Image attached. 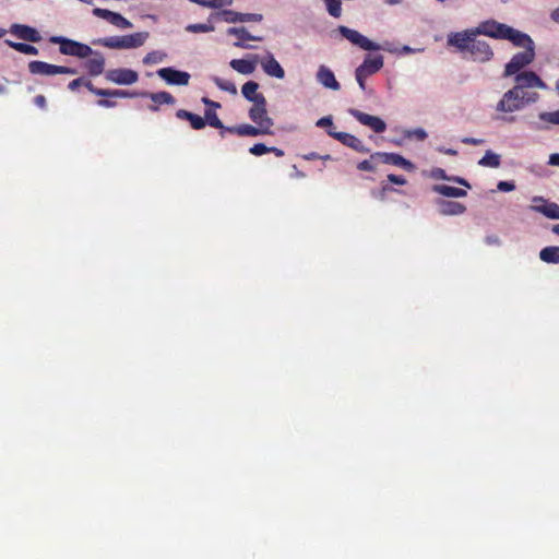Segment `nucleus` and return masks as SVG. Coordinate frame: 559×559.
Instances as JSON below:
<instances>
[{
	"label": "nucleus",
	"mask_w": 559,
	"mask_h": 559,
	"mask_svg": "<svg viewBox=\"0 0 559 559\" xmlns=\"http://www.w3.org/2000/svg\"><path fill=\"white\" fill-rule=\"evenodd\" d=\"M539 99L537 92L521 91V86H513L506 92L497 103L496 110L504 114H512L522 110L526 105L534 104Z\"/></svg>",
	"instance_id": "nucleus-1"
},
{
	"label": "nucleus",
	"mask_w": 559,
	"mask_h": 559,
	"mask_svg": "<svg viewBox=\"0 0 559 559\" xmlns=\"http://www.w3.org/2000/svg\"><path fill=\"white\" fill-rule=\"evenodd\" d=\"M148 33L139 32L122 36H110L97 38L92 41L93 45L103 46L110 49H132L144 45Z\"/></svg>",
	"instance_id": "nucleus-2"
},
{
	"label": "nucleus",
	"mask_w": 559,
	"mask_h": 559,
	"mask_svg": "<svg viewBox=\"0 0 559 559\" xmlns=\"http://www.w3.org/2000/svg\"><path fill=\"white\" fill-rule=\"evenodd\" d=\"M50 43L59 44L60 53L66 56L87 58L91 53H93V49L88 45L67 37L52 36L50 37Z\"/></svg>",
	"instance_id": "nucleus-3"
},
{
	"label": "nucleus",
	"mask_w": 559,
	"mask_h": 559,
	"mask_svg": "<svg viewBox=\"0 0 559 559\" xmlns=\"http://www.w3.org/2000/svg\"><path fill=\"white\" fill-rule=\"evenodd\" d=\"M131 96H127L126 98H135V97H147L152 100V104L147 106V109L152 112H156L159 110L162 105H175L176 98L166 91L150 93V92H130L127 91Z\"/></svg>",
	"instance_id": "nucleus-4"
},
{
	"label": "nucleus",
	"mask_w": 559,
	"mask_h": 559,
	"mask_svg": "<svg viewBox=\"0 0 559 559\" xmlns=\"http://www.w3.org/2000/svg\"><path fill=\"white\" fill-rule=\"evenodd\" d=\"M85 86L91 93L97 96L102 97H127L131 96L126 90H105V88H98L93 85V83L90 80H85L84 78H78L73 81H71L68 85L69 90L75 91L80 86Z\"/></svg>",
	"instance_id": "nucleus-5"
},
{
	"label": "nucleus",
	"mask_w": 559,
	"mask_h": 559,
	"mask_svg": "<svg viewBox=\"0 0 559 559\" xmlns=\"http://www.w3.org/2000/svg\"><path fill=\"white\" fill-rule=\"evenodd\" d=\"M535 59V47H527L526 50L515 53L506 64L504 75L516 74L520 70L528 66Z\"/></svg>",
	"instance_id": "nucleus-6"
},
{
	"label": "nucleus",
	"mask_w": 559,
	"mask_h": 559,
	"mask_svg": "<svg viewBox=\"0 0 559 559\" xmlns=\"http://www.w3.org/2000/svg\"><path fill=\"white\" fill-rule=\"evenodd\" d=\"M28 70L32 74L56 75V74H76V69L50 64L45 61L34 60L28 63Z\"/></svg>",
	"instance_id": "nucleus-7"
},
{
	"label": "nucleus",
	"mask_w": 559,
	"mask_h": 559,
	"mask_svg": "<svg viewBox=\"0 0 559 559\" xmlns=\"http://www.w3.org/2000/svg\"><path fill=\"white\" fill-rule=\"evenodd\" d=\"M249 118L260 128L265 129L267 134H273L274 121L267 115L266 100L262 102V105L260 103L253 104L249 109Z\"/></svg>",
	"instance_id": "nucleus-8"
},
{
	"label": "nucleus",
	"mask_w": 559,
	"mask_h": 559,
	"mask_svg": "<svg viewBox=\"0 0 559 559\" xmlns=\"http://www.w3.org/2000/svg\"><path fill=\"white\" fill-rule=\"evenodd\" d=\"M338 32L342 34L344 38L349 40L352 44L358 46L359 48L368 51L379 50L380 45L373 43L368 39L366 36L357 32L356 29H352L347 26L341 25L338 27Z\"/></svg>",
	"instance_id": "nucleus-9"
},
{
	"label": "nucleus",
	"mask_w": 559,
	"mask_h": 559,
	"mask_svg": "<svg viewBox=\"0 0 559 559\" xmlns=\"http://www.w3.org/2000/svg\"><path fill=\"white\" fill-rule=\"evenodd\" d=\"M105 79L119 85H131L138 82L139 74L131 69L118 68L106 71Z\"/></svg>",
	"instance_id": "nucleus-10"
},
{
	"label": "nucleus",
	"mask_w": 559,
	"mask_h": 559,
	"mask_svg": "<svg viewBox=\"0 0 559 559\" xmlns=\"http://www.w3.org/2000/svg\"><path fill=\"white\" fill-rule=\"evenodd\" d=\"M473 37H476L474 28L450 33L447 38V44L448 46L455 47L457 51L465 55L467 53Z\"/></svg>",
	"instance_id": "nucleus-11"
},
{
	"label": "nucleus",
	"mask_w": 559,
	"mask_h": 559,
	"mask_svg": "<svg viewBox=\"0 0 559 559\" xmlns=\"http://www.w3.org/2000/svg\"><path fill=\"white\" fill-rule=\"evenodd\" d=\"M467 52L474 61L478 62H487L493 56V51L489 44L485 40H478L476 37H473Z\"/></svg>",
	"instance_id": "nucleus-12"
},
{
	"label": "nucleus",
	"mask_w": 559,
	"mask_h": 559,
	"mask_svg": "<svg viewBox=\"0 0 559 559\" xmlns=\"http://www.w3.org/2000/svg\"><path fill=\"white\" fill-rule=\"evenodd\" d=\"M157 75L169 85L181 86L188 85L191 78L188 72L180 71L171 67L157 70Z\"/></svg>",
	"instance_id": "nucleus-13"
},
{
	"label": "nucleus",
	"mask_w": 559,
	"mask_h": 559,
	"mask_svg": "<svg viewBox=\"0 0 559 559\" xmlns=\"http://www.w3.org/2000/svg\"><path fill=\"white\" fill-rule=\"evenodd\" d=\"M349 114L362 126L369 127L376 133H383L386 130V123L380 117L362 112L358 109H349Z\"/></svg>",
	"instance_id": "nucleus-14"
},
{
	"label": "nucleus",
	"mask_w": 559,
	"mask_h": 559,
	"mask_svg": "<svg viewBox=\"0 0 559 559\" xmlns=\"http://www.w3.org/2000/svg\"><path fill=\"white\" fill-rule=\"evenodd\" d=\"M371 159H379L383 164L399 166L407 171H413L415 169V166L411 160L404 158L397 153L376 152L371 154Z\"/></svg>",
	"instance_id": "nucleus-15"
},
{
	"label": "nucleus",
	"mask_w": 559,
	"mask_h": 559,
	"mask_svg": "<svg viewBox=\"0 0 559 559\" xmlns=\"http://www.w3.org/2000/svg\"><path fill=\"white\" fill-rule=\"evenodd\" d=\"M328 134L333 139L340 141L343 145L350 147L358 153L370 152V150L362 143L360 139L350 133L328 130Z\"/></svg>",
	"instance_id": "nucleus-16"
},
{
	"label": "nucleus",
	"mask_w": 559,
	"mask_h": 559,
	"mask_svg": "<svg viewBox=\"0 0 559 559\" xmlns=\"http://www.w3.org/2000/svg\"><path fill=\"white\" fill-rule=\"evenodd\" d=\"M508 25L496 22V21H485L481 22L477 27L474 28V32L477 35H485L488 37H492L496 39H502L504 33L508 31Z\"/></svg>",
	"instance_id": "nucleus-17"
},
{
	"label": "nucleus",
	"mask_w": 559,
	"mask_h": 559,
	"mask_svg": "<svg viewBox=\"0 0 559 559\" xmlns=\"http://www.w3.org/2000/svg\"><path fill=\"white\" fill-rule=\"evenodd\" d=\"M93 14L99 19L107 21L108 23L118 28L127 29L132 27V23L117 12L107 9L95 8L93 10Z\"/></svg>",
	"instance_id": "nucleus-18"
},
{
	"label": "nucleus",
	"mask_w": 559,
	"mask_h": 559,
	"mask_svg": "<svg viewBox=\"0 0 559 559\" xmlns=\"http://www.w3.org/2000/svg\"><path fill=\"white\" fill-rule=\"evenodd\" d=\"M515 86H521V91L528 87H538L542 90H546V83L533 71H525L522 73H518L515 76Z\"/></svg>",
	"instance_id": "nucleus-19"
},
{
	"label": "nucleus",
	"mask_w": 559,
	"mask_h": 559,
	"mask_svg": "<svg viewBox=\"0 0 559 559\" xmlns=\"http://www.w3.org/2000/svg\"><path fill=\"white\" fill-rule=\"evenodd\" d=\"M10 32L12 35L26 41L38 43L41 40L39 32L36 28L28 25L13 24L11 26Z\"/></svg>",
	"instance_id": "nucleus-20"
},
{
	"label": "nucleus",
	"mask_w": 559,
	"mask_h": 559,
	"mask_svg": "<svg viewBox=\"0 0 559 559\" xmlns=\"http://www.w3.org/2000/svg\"><path fill=\"white\" fill-rule=\"evenodd\" d=\"M502 39L510 40L516 47H523L525 50L527 47H535L533 39L525 33H522L511 26L504 33Z\"/></svg>",
	"instance_id": "nucleus-21"
},
{
	"label": "nucleus",
	"mask_w": 559,
	"mask_h": 559,
	"mask_svg": "<svg viewBox=\"0 0 559 559\" xmlns=\"http://www.w3.org/2000/svg\"><path fill=\"white\" fill-rule=\"evenodd\" d=\"M92 58L87 59L84 67L90 75L98 76L104 73L105 70V58L99 51L93 50L90 55Z\"/></svg>",
	"instance_id": "nucleus-22"
},
{
	"label": "nucleus",
	"mask_w": 559,
	"mask_h": 559,
	"mask_svg": "<svg viewBox=\"0 0 559 559\" xmlns=\"http://www.w3.org/2000/svg\"><path fill=\"white\" fill-rule=\"evenodd\" d=\"M384 64L383 56H367L364 62L357 68L360 72H364L367 76H370L377 72H379Z\"/></svg>",
	"instance_id": "nucleus-23"
},
{
	"label": "nucleus",
	"mask_w": 559,
	"mask_h": 559,
	"mask_svg": "<svg viewBox=\"0 0 559 559\" xmlns=\"http://www.w3.org/2000/svg\"><path fill=\"white\" fill-rule=\"evenodd\" d=\"M317 80L320 84H322L324 87L338 91L341 88V85L338 81L336 80L333 71L329 69L325 66H320L319 70L317 72Z\"/></svg>",
	"instance_id": "nucleus-24"
},
{
	"label": "nucleus",
	"mask_w": 559,
	"mask_h": 559,
	"mask_svg": "<svg viewBox=\"0 0 559 559\" xmlns=\"http://www.w3.org/2000/svg\"><path fill=\"white\" fill-rule=\"evenodd\" d=\"M259 83L255 81H248L241 87L242 96L250 103L262 105V102L266 100L265 96L262 93L258 92Z\"/></svg>",
	"instance_id": "nucleus-25"
},
{
	"label": "nucleus",
	"mask_w": 559,
	"mask_h": 559,
	"mask_svg": "<svg viewBox=\"0 0 559 559\" xmlns=\"http://www.w3.org/2000/svg\"><path fill=\"white\" fill-rule=\"evenodd\" d=\"M261 66L267 75L276 79H284L285 71L272 53H269L267 57L262 60Z\"/></svg>",
	"instance_id": "nucleus-26"
},
{
	"label": "nucleus",
	"mask_w": 559,
	"mask_h": 559,
	"mask_svg": "<svg viewBox=\"0 0 559 559\" xmlns=\"http://www.w3.org/2000/svg\"><path fill=\"white\" fill-rule=\"evenodd\" d=\"M226 131L239 136H258L261 134H267L266 130L260 128L258 124L252 126L248 123L226 128Z\"/></svg>",
	"instance_id": "nucleus-27"
},
{
	"label": "nucleus",
	"mask_w": 559,
	"mask_h": 559,
	"mask_svg": "<svg viewBox=\"0 0 559 559\" xmlns=\"http://www.w3.org/2000/svg\"><path fill=\"white\" fill-rule=\"evenodd\" d=\"M227 33L229 35H234L238 38V41L235 43V46L236 47H240V48H251V46L249 45H245L242 41L243 40H262V37L260 36H253L251 35L246 27L241 26V27H230L228 28Z\"/></svg>",
	"instance_id": "nucleus-28"
},
{
	"label": "nucleus",
	"mask_w": 559,
	"mask_h": 559,
	"mask_svg": "<svg viewBox=\"0 0 559 559\" xmlns=\"http://www.w3.org/2000/svg\"><path fill=\"white\" fill-rule=\"evenodd\" d=\"M176 117L178 119L188 120L194 130H201L205 127V120L203 117L186 109H178Z\"/></svg>",
	"instance_id": "nucleus-29"
},
{
	"label": "nucleus",
	"mask_w": 559,
	"mask_h": 559,
	"mask_svg": "<svg viewBox=\"0 0 559 559\" xmlns=\"http://www.w3.org/2000/svg\"><path fill=\"white\" fill-rule=\"evenodd\" d=\"M440 213L442 215H461L465 213L466 206L456 201H440Z\"/></svg>",
	"instance_id": "nucleus-30"
},
{
	"label": "nucleus",
	"mask_w": 559,
	"mask_h": 559,
	"mask_svg": "<svg viewBox=\"0 0 559 559\" xmlns=\"http://www.w3.org/2000/svg\"><path fill=\"white\" fill-rule=\"evenodd\" d=\"M229 66L241 74H251L255 70V62L247 59H233Z\"/></svg>",
	"instance_id": "nucleus-31"
},
{
	"label": "nucleus",
	"mask_w": 559,
	"mask_h": 559,
	"mask_svg": "<svg viewBox=\"0 0 559 559\" xmlns=\"http://www.w3.org/2000/svg\"><path fill=\"white\" fill-rule=\"evenodd\" d=\"M433 191L449 198H463L467 194L464 189L447 185H436L433 186Z\"/></svg>",
	"instance_id": "nucleus-32"
},
{
	"label": "nucleus",
	"mask_w": 559,
	"mask_h": 559,
	"mask_svg": "<svg viewBox=\"0 0 559 559\" xmlns=\"http://www.w3.org/2000/svg\"><path fill=\"white\" fill-rule=\"evenodd\" d=\"M539 258L542 261L546 263H559V247L557 246H549L545 247L539 252Z\"/></svg>",
	"instance_id": "nucleus-33"
},
{
	"label": "nucleus",
	"mask_w": 559,
	"mask_h": 559,
	"mask_svg": "<svg viewBox=\"0 0 559 559\" xmlns=\"http://www.w3.org/2000/svg\"><path fill=\"white\" fill-rule=\"evenodd\" d=\"M204 120H205V124L207 123L209 126H211L213 128L219 129L222 136H224V134L227 132L226 131L227 127L223 124V122L216 115L215 110L206 109L205 114H204Z\"/></svg>",
	"instance_id": "nucleus-34"
},
{
	"label": "nucleus",
	"mask_w": 559,
	"mask_h": 559,
	"mask_svg": "<svg viewBox=\"0 0 559 559\" xmlns=\"http://www.w3.org/2000/svg\"><path fill=\"white\" fill-rule=\"evenodd\" d=\"M212 19L222 20L226 23H237L241 22V13L235 12L233 10H222L219 12L211 14L210 21Z\"/></svg>",
	"instance_id": "nucleus-35"
},
{
	"label": "nucleus",
	"mask_w": 559,
	"mask_h": 559,
	"mask_svg": "<svg viewBox=\"0 0 559 559\" xmlns=\"http://www.w3.org/2000/svg\"><path fill=\"white\" fill-rule=\"evenodd\" d=\"M501 164L500 155L492 151H487L485 155L478 160V165L483 167L498 168Z\"/></svg>",
	"instance_id": "nucleus-36"
},
{
	"label": "nucleus",
	"mask_w": 559,
	"mask_h": 559,
	"mask_svg": "<svg viewBox=\"0 0 559 559\" xmlns=\"http://www.w3.org/2000/svg\"><path fill=\"white\" fill-rule=\"evenodd\" d=\"M533 209L543 213L548 218L559 219V205L557 203H546L543 206H534Z\"/></svg>",
	"instance_id": "nucleus-37"
},
{
	"label": "nucleus",
	"mask_w": 559,
	"mask_h": 559,
	"mask_svg": "<svg viewBox=\"0 0 559 559\" xmlns=\"http://www.w3.org/2000/svg\"><path fill=\"white\" fill-rule=\"evenodd\" d=\"M5 43L11 48H13L14 50H16L21 53L31 55V56L38 55V49L33 45L25 44V43H15V41H11V40H5Z\"/></svg>",
	"instance_id": "nucleus-38"
},
{
	"label": "nucleus",
	"mask_w": 559,
	"mask_h": 559,
	"mask_svg": "<svg viewBox=\"0 0 559 559\" xmlns=\"http://www.w3.org/2000/svg\"><path fill=\"white\" fill-rule=\"evenodd\" d=\"M212 81L214 82V84L222 91H225V92H228L233 95H236L237 94V87L236 85L229 81V80H224V79H221L218 76H214L212 79Z\"/></svg>",
	"instance_id": "nucleus-39"
},
{
	"label": "nucleus",
	"mask_w": 559,
	"mask_h": 559,
	"mask_svg": "<svg viewBox=\"0 0 559 559\" xmlns=\"http://www.w3.org/2000/svg\"><path fill=\"white\" fill-rule=\"evenodd\" d=\"M326 7V11L333 17H340L342 14V2L341 0H323Z\"/></svg>",
	"instance_id": "nucleus-40"
},
{
	"label": "nucleus",
	"mask_w": 559,
	"mask_h": 559,
	"mask_svg": "<svg viewBox=\"0 0 559 559\" xmlns=\"http://www.w3.org/2000/svg\"><path fill=\"white\" fill-rule=\"evenodd\" d=\"M215 28L211 23H197V24H189L186 27L187 32L190 33H209L213 32Z\"/></svg>",
	"instance_id": "nucleus-41"
},
{
	"label": "nucleus",
	"mask_w": 559,
	"mask_h": 559,
	"mask_svg": "<svg viewBox=\"0 0 559 559\" xmlns=\"http://www.w3.org/2000/svg\"><path fill=\"white\" fill-rule=\"evenodd\" d=\"M539 119L548 123L559 124V109L552 112H542Z\"/></svg>",
	"instance_id": "nucleus-42"
},
{
	"label": "nucleus",
	"mask_w": 559,
	"mask_h": 559,
	"mask_svg": "<svg viewBox=\"0 0 559 559\" xmlns=\"http://www.w3.org/2000/svg\"><path fill=\"white\" fill-rule=\"evenodd\" d=\"M163 57L164 56L158 51H151L144 57L143 62L145 64L157 63L163 60Z\"/></svg>",
	"instance_id": "nucleus-43"
},
{
	"label": "nucleus",
	"mask_w": 559,
	"mask_h": 559,
	"mask_svg": "<svg viewBox=\"0 0 559 559\" xmlns=\"http://www.w3.org/2000/svg\"><path fill=\"white\" fill-rule=\"evenodd\" d=\"M249 153L254 156H261L269 153V146L263 143H257L249 148Z\"/></svg>",
	"instance_id": "nucleus-44"
},
{
	"label": "nucleus",
	"mask_w": 559,
	"mask_h": 559,
	"mask_svg": "<svg viewBox=\"0 0 559 559\" xmlns=\"http://www.w3.org/2000/svg\"><path fill=\"white\" fill-rule=\"evenodd\" d=\"M376 159H371V157L369 159H365V160H361L357 164V169L358 170H361V171H376V166L373 165V162Z\"/></svg>",
	"instance_id": "nucleus-45"
},
{
	"label": "nucleus",
	"mask_w": 559,
	"mask_h": 559,
	"mask_svg": "<svg viewBox=\"0 0 559 559\" xmlns=\"http://www.w3.org/2000/svg\"><path fill=\"white\" fill-rule=\"evenodd\" d=\"M193 3L200 4L202 7L207 8H219L223 5L222 2H216V0H190Z\"/></svg>",
	"instance_id": "nucleus-46"
},
{
	"label": "nucleus",
	"mask_w": 559,
	"mask_h": 559,
	"mask_svg": "<svg viewBox=\"0 0 559 559\" xmlns=\"http://www.w3.org/2000/svg\"><path fill=\"white\" fill-rule=\"evenodd\" d=\"M388 180L391 183L399 185V186H404V185L407 183V180H406V178L404 176L394 175V174H389L388 175Z\"/></svg>",
	"instance_id": "nucleus-47"
},
{
	"label": "nucleus",
	"mask_w": 559,
	"mask_h": 559,
	"mask_svg": "<svg viewBox=\"0 0 559 559\" xmlns=\"http://www.w3.org/2000/svg\"><path fill=\"white\" fill-rule=\"evenodd\" d=\"M262 15L258 13H241V22H260Z\"/></svg>",
	"instance_id": "nucleus-48"
},
{
	"label": "nucleus",
	"mask_w": 559,
	"mask_h": 559,
	"mask_svg": "<svg viewBox=\"0 0 559 559\" xmlns=\"http://www.w3.org/2000/svg\"><path fill=\"white\" fill-rule=\"evenodd\" d=\"M355 78H356V81H357L359 87L362 91H365L366 90V80L368 76L366 74H364V72H360L359 70L356 69Z\"/></svg>",
	"instance_id": "nucleus-49"
},
{
	"label": "nucleus",
	"mask_w": 559,
	"mask_h": 559,
	"mask_svg": "<svg viewBox=\"0 0 559 559\" xmlns=\"http://www.w3.org/2000/svg\"><path fill=\"white\" fill-rule=\"evenodd\" d=\"M316 126H317V127H320V128L331 127V129H330V130H333V129H332V127H333L332 117H331V116H326V117H322V118H320V119L316 122Z\"/></svg>",
	"instance_id": "nucleus-50"
},
{
	"label": "nucleus",
	"mask_w": 559,
	"mask_h": 559,
	"mask_svg": "<svg viewBox=\"0 0 559 559\" xmlns=\"http://www.w3.org/2000/svg\"><path fill=\"white\" fill-rule=\"evenodd\" d=\"M514 188H515L514 183L510 182V181H499V183H498V189L500 191L509 192V191L514 190Z\"/></svg>",
	"instance_id": "nucleus-51"
},
{
	"label": "nucleus",
	"mask_w": 559,
	"mask_h": 559,
	"mask_svg": "<svg viewBox=\"0 0 559 559\" xmlns=\"http://www.w3.org/2000/svg\"><path fill=\"white\" fill-rule=\"evenodd\" d=\"M34 104L39 107L40 109H46L47 107V100H46V97L44 95H37L35 98H34Z\"/></svg>",
	"instance_id": "nucleus-52"
},
{
	"label": "nucleus",
	"mask_w": 559,
	"mask_h": 559,
	"mask_svg": "<svg viewBox=\"0 0 559 559\" xmlns=\"http://www.w3.org/2000/svg\"><path fill=\"white\" fill-rule=\"evenodd\" d=\"M97 105L99 107H104V108H112V107L117 106V103L115 100H110V99H99L97 102Z\"/></svg>",
	"instance_id": "nucleus-53"
},
{
	"label": "nucleus",
	"mask_w": 559,
	"mask_h": 559,
	"mask_svg": "<svg viewBox=\"0 0 559 559\" xmlns=\"http://www.w3.org/2000/svg\"><path fill=\"white\" fill-rule=\"evenodd\" d=\"M463 143L465 144H471V145H480L483 144L485 141L483 139H475V138H464L462 140Z\"/></svg>",
	"instance_id": "nucleus-54"
},
{
	"label": "nucleus",
	"mask_w": 559,
	"mask_h": 559,
	"mask_svg": "<svg viewBox=\"0 0 559 559\" xmlns=\"http://www.w3.org/2000/svg\"><path fill=\"white\" fill-rule=\"evenodd\" d=\"M433 177L437 179L450 180V178L445 175V171L441 168L433 170Z\"/></svg>",
	"instance_id": "nucleus-55"
},
{
	"label": "nucleus",
	"mask_w": 559,
	"mask_h": 559,
	"mask_svg": "<svg viewBox=\"0 0 559 559\" xmlns=\"http://www.w3.org/2000/svg\"><path fill=\"white\" fill-rule=\"evenodd\" d=\"M202 103H203L204 105H206V106L211 107L210 109H212V108H214V109H215V108H221V104H219V103L214 102V100H211V99H209L207 97H203V98H202Z\"/></svg>",
	"instance_id": "nucleus-56"
},
{
	"label": "nucleus",
	"mask_w": 559,
	"mask_h": 559,
	"mask_svg": "<svg viewBox=\"0 0 559 559\" xmlns=\"http://www.w3.org/2000/svg\"><path fill=\"white\" fill-rule=\"evenodd\" d=\"M487 245H500V239L496 235H489L485 238Z\"/></svg>",
	"instance_id": "nucleus-57"
},
{
	"label": "nucleus",
	"mask_w": 559,
	"mask_h": 559,
	"mask_svg": "<svg viewBox=\"0 0 559 559\" xmlns=\"http://www.w3.org/2000/svg\"><path fill=\"white\" fill-rule=\"evenodd\" d=\"M548 164L551 166H559V153H554L549 156Z\"/></svg>",
	"instance_id": "nucleus-58"
},
{
	"label": "nucleus",
	"mask_w": 559,
	"mask_h": 559,
	"mask_svg": "<svg viewBox=\"0 0 559 559\" xmlns=\"http://www.w3.org/2000/svg\"><path fill=\"white\" fill-rule=\"evenodd\" d=\"M269 153H274L277 157H283L285 154L283 150L277 148L275 146L269 147Z\"/></svg>",
	"instance_id": "nucleus-59"
},
{
	"label": "nucleus",
	"mask_w": 559,
	"mask_h": 559,
	"mask_svg": "<svg viewBox=\"0 0 559 559\" xmlns=\"http://www.w3.org/2000/svg\"><path fill=\"white\" fill-rule=\"evenodd\" d=\"M415 135H416V138H417L418 140H425V139L427 138V133H426V131H425V130H423V129H417V130L415 131Z\"/></svg>",
	"instance_id": "nucleus-60"
},
{
	"label": "nucleus",
	"mask_w": 559,
	"mask_h": 559,
	"mask_svg": "<svg viewBox=\"0 0 559 559\" xmlns=\"http://www.w3.org/2000/svg\"><path fill=\"white\" fill-rule=\"evenodd\" d=\"M453 181L469 188V183L465 179H463V178L455 177V178H453Z\"/></svg>",
	"instance_id": "nucleus-61"
},
{
	"label": "nucleus",
	"mask_w": 559,
	"mask_h": 559,
	"mask_svg": "<svg viewBox=\"0 0 559 559\" xmlns=\"http://www.w3.org/2000/svg\"><path fill=\"white\" fill-rule=\"evenodd\" d=\"M304 157H305V159H307V160H312V159H317V158H319V155H318L317 153H310V154H308V155H305Z\"/></svg>",
	"instance_id": "nucleus-62"
},
{
	"label": "nucleus",
	"mask_w": 559,
	"mask_h": 559,
	"mask_svg": "<svg viewBox=\"0 0 559 559\" xmlns=\"http://www.w3.org/2000/svg\"><path fill=\"white\" fill-rule=\"evenodd\" d=\"M551 19L556 22H559V8L551 13Z\"/></svg>",
	"instance_id": "nucleus-63"
},
{
	"label": "nucleus",
	"mask_w": 559,
	"mask_h": 559,
	"mask_svg": "<svg viewBox=\"0 0 559 559\" xmlns=\"http://www.w3.org/2000/svg\"><path fill=\"white\" fill-rule=\"evenodd\" d=\"M552 233L559 236V224L554 225Z\"/></svg>",
	"instance_id": "nucleus-64"
}]
</instances>
